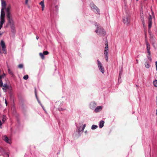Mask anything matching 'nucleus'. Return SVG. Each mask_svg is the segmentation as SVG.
<instances>
[{
  "label": "nucleus",
  "instance_id": "f257e3e1",
  "mask_svg": "<svg viewBox=\"0 0 157 157\" xmlns=\"http://www.w3.org/2000/svg\"><path fill=\"white\" fill-rule=\"evenodd\" d=\"M95 25L97 27V29L95 32L98 33V35L104 36L105 35L106 33L105 30L102 27L99 26L97 23H95Z\"/></svg>",
  "mask_w": 157,
  "mask_h": 157
},
{
  "label": "nucleus",
  "instance_id": "f03ea898",
  "mask_svg": "<svg viewBox=\"0 0 157 157\" xmlns=\"http://www.w3.org/2000/svg\"><path fill=\"white\" fill-rule=\"evenodd\" d=\"M109 48L108 45V44L107 40H106V43L105 44V47L104 50V55L106 61L107 62L108 61V57H109Z\"/></svg>",
  "mask_w": 157,
  "mask_h": 157
},
{
  "label": "nucleus",
  "instance_id": "7ed1b4c3",
  "mask_svg": "<svg viewBox=\"0 0 157 157\" xmlns=\"http://www.w3.org/2000/svg\"><path fill=\"white\" fill-rule=\"evenodd\" d=\"M123 20L124 24L126 25L129 24L130 21V17L129 14L128 13H126L125 16L123 17Z\"/></svg>",
  "mask_w": 157,
  "mask_h": 157
},
{
  "label": "nucleus",
  "instance_id": "20e7f679",
  "mask_svg": "<svg viewBox=\"0 0 157 157\" xmlns=\"http://www.w3.org/2000/svg\"><path fill=\"white\" fill-rule=\"evenodd\" d=\"M90 6L91 10L95 13L99 14L100 10L93 3L90 4Z\"/></svg>",
  "mask_w": 157,
  "mask_h": 157
},
{
  "label": "nucleus",
  "instance_id": "39448f33",
  "mask_svg": "<svg viewBox=\"0 0 157 157\" xmlns=\"http://www.w3.org/2000/svg\"><path fill=\"white\" fill-rule=\"evenodd\" d=\"M7 18L8 20V24L10 25H14V21L12 15L7 16Z\"/></svg>",
  "mask_w": 157,
  "mask_h": 157
},
{
  "label": "nucleus",
  "instance_id": "423d86ee",
  "mask_svg": "<svg viewBox=\"0 0 157 157\" xmlns=\"http://www.w3.org/2000/svg\"><path fill=\"white\" fill-rule=\"evenodd\" d=\"M149 33L150 35V41L154 48L155 49H156V48L155 45V43L156 41L154 38V35L153 34H151L150 31L149 32Z\"/></svg>",
  "mask_w": 157,
  "mask_h": 157
},
{
  "label": "nucleus",
  "instance_id": "0eeeda50",
  "mask_svg": "<svg viewBox=\"0 0 157 157\" xmlns=\"http://www.w3.org/2000/svg\"><path fill=\"white\" fill-rule=\"evenodd\" d=\"M97 61L98 63V65L99 70L103 74L105 72L104 67H103L101 62L98 60Z\"/></svg>",
  "mask_w": 157,
  "mask_h": 157
},
{
  "label": "nucleus",
  "instance_id": "6e6552de",
  "mask_svg": "<svg viewBox=\"0 0 157 157\" xmlns=\"http://www.w3.org/2000/svg\"><path fill=\"white\" fill-rule=\"evenodd\" d=\"M152 16L151 15H149L148 17V32L150 31V29L152 26Z\"/></svg>",
  "mask_w": 157,
  "mask_h": 157
},
{
  "label": "nucleus",
  "instance_id": "1a4fd4ad",
  "mask_svg": "<svg viewBox=\"0 0 157 157\" xmlns=\"http://www.w3.org/2000/svg\"><path fill=\"white\" fill-rule=\"evenodd\" d=\"M4 9H3V8L1 9V12L0 20L3 21H5V13L4 11Z\"/></svg>",
  "mask_w": 157,
  "mask_h": 157
},
{
  "label": "nucleus",
  "instance_id": "9d476101",
  "mask_svg": "<svg viewBox=\"0 0 157 157\" xmlns=\"http://www.w3.org/2000/svg\"><path fill=\"white\" fill-rule=\"evenodd\" d=\"M97 104L95 102H91L90 105V107L91 109H94L96 106Z\"/></svg>",
  "mask_w": 157,
  "mask_h": 157
},
{
  "label": "nucleus",
  "instance_id": "9b49d317",
  "mask_svg": "<svg viewBox=\"0 0 157 157\" xmlns=\"http://www.w3.org/2000/svg\"><path fill=\"white\" fill-rule=\"evenodd\" d=\"M10 8L11 6L10 5L8 6L6 8V16L12 15L10 12Z\"/></svg>",
  "mask_w": 157,
  "mask_h": 157
},
{
  "label": "nucleus",
  "instance_id": "f8f14e48",
  "mask_svg": "<svg viewBox=\"0 0 157 157\" xmlns=\"http://www.w3.org/2000/svg\"><path fill=\"white\" fill-rule=\"evenodd\" d=\"M2 139L4 140L7 143H10V140L6 136H4L2 137Z\"/></svg>",
  "mask_w": 157,
  "mask_h": 157
},
{
  "label": "nucleus",
  "instance_id": "ddd939ff",
  "mask_svg": "<svg viewBox=\"0 0 157 157\" xmlns=\"http://www.w3.org/2000/svg\"><path fill=\"white\" fill-rule=\"evenodd\" d=\"M2 1V8L5 9L6 8V4L5 1L3 0H1Z\"/></svg>",
  "mask_w": 157,
  "mask_h": 157
},
{
  "label": "nucleus",
  "instance_id": "4468645a",
  "mask_svg": "<svg viewBox=\"0 0 157 157\" xmlns=\"http://www.w3.org/2000/svg\"><path fill=\"white\" fill-rule=\"evenodd\" d=\"M1 45L2 47L3 50L5 51V49H6V48L5 46V43L3 40L1 41Z\"/></svg>",
  "mask_w": 157,
  "mask_h": 157
},
{
  "label": "nucleus",
  "instance_id": "2eb2a0df",
  "mask_svg": "<svg viewBox=\"0 0 157 157\" xmlns=\"http://www.w3.org/2000/svg\"><path fill=\"white\" fill-rule=\"evenodd\" d=\"M102 109V107L101 106H99L97 107L94 110L96 113H97L101 111Z\"/></svg>",
  "mask_w": 157,
  "mask_h": 157
},
{
  "label": "nucleus",
  "instance_id": "dca6fc26",
  "mask_svg": "<svg viewBox=\"0 0 157 157\" xmlns=\"http://www.w3.org/2000/svg\"><path fill=\"white\" fill-rule=\"evenodd\" d=\"M104 121H100L99 124V127L101 128L103 127L104 126Z\"/></svg>",
  "mask_w": 157,
  "mask_h": 157
},
{
  "label": "nucleus",
  "instance_id": "f3484780",
  "mask_svg": "<svg viewBox=\"0 0 157 157\" xmlns=\"http://www.w3.org/2000/svg\"><path fill=\"white\" fill-rule=\"evenodd\" d=\"M2 89L3 90H6L9 88V86L7 84H5L4 85H3L2 86Z\"/></svg>",
  "mask_w": 157,
  "mask_h": 157
},
{
  "label": "nucleus",
  "instance_id": "a211bd4d",
  "mask_svg": "<svg viewBox=\"0 0 157 157\" xmlns=\"http://www.w3.org/2000/svg\"><path fill=\"white\" fill-rule=\"evenodd\" d=\"M8 73L11 75L12 77H13L14 76V75L13 73V72L9 68L8 69Z\"/></svg>",
  "mask_w": 157,
  "mask_h": 157
},
{
  "label": "nucleus",
  "instance_id": "6ab92c4d",
  "mask_svg": "<svg viewBox=\"0 0 157 157\" xmlns=\"http://www.w3.org/2000/svg\"><path fill=\"white\" fill-rule=\"evenodd\" d=\"M10 27L12 32L13 33H14L15 31L14 25H10Z\"/></svg>",
  "mask_w": 157,
  "mask_h": 157
},
{
  "label": "nucleus",
  "instance_id": "aec40b11",
  "mask_svg": "<svg viewBox=\"0 0 157 157\" xmlns=\"http://www.w3.org/2000/svg\"><path fill=\"white\" fill-rule=\"evenodd\" d=\"M5 21L0 20V30L2 27V25L4 23Z\"/></svg>",
  "mask_w": 157,
  "mask_h": 157
},
{
  "label": "nucleus",
  "instance_id": "412c9836",
  "mask_svg": "<svg viewBox=\"0 0 157 157\" xmlns=\"http://www.w3.org/2000/svg\"><path fill=\"white\" fill-rule=\"evenodd\" d=\"M145 67L147 68H148L150 67V65L148 63V62L146 61L145 64Z\"/></svg>",
  "mask_w": 157,
  "mask_h": 157
},
{
  "label": "nucleus",
  "instance_id": "4be33fe9",
  "mask_svg": "<svg viewBox=\"0 0 157 157\" xmlns=\"http://www.w3.org/2000/svg\"><path fill=\"white\" fill-rule=\"evenodd\" d=\"M146 46H147V49H150V45L149 44L148 42L147 41H146Z\"/></svg>",
  "mask_w": 157,
  "mask_h": 157
},
{
  "label": "nucleus",
  "instance_id": "5701e85b",
  "mask_svg": "<svg viewBox=\"0 0 157 157\" xmlns=\"http://www.w3.org/2000/svg\"><path fill=\"white\" fill-rule=\"evenodd\" d=\"M154 85L155 87H157V80L155 79L153 82Z\"/></svg>",
  "mask_w": 157,
  "mask_h": 157
},
{
  "label": "nucleus",
  "instance_id": "b1692460",
  "mask_svg": "<svg viewBox=\"0 0 157 157\" xmlns=\"http://www.w3.org/2000/svg\"><path fill=\"white\" fill-rule=\"evenodd\" d=\"M6 116L5 115H3L2 117V121L3 122V123H4V122H5V121L6 120Z\"/></svg>",
  "mask_w": 157,
  "mask_h": 157
},
{
  "label": "nucleus",
  "instance_id": "393cba45",
  "mask_svg": "<svg viewBox=\"0 0 157 157\" xmlns=\"http://www.w3.org/2000/svg\"><path fill=\"white\" fill-rule=\"evenodd\" d=\"M98 128V126L95 125H92L91 127L92 129H95Z\"/></svg>",
  "mask_w": 157,
  "mask_h": 157
},
{
  "label": "nucleus",
  "instance_id": "a878e982",
  "mask_svg": "<svg viewBox=\"0 0 157 157\" xmlns=\"http://www.w3.org/2000/svg\"><path fill=\"white\" fill-rule=\"evenodd\" d=\"M39 55L42 59H44V56L43 53H39Z\"/></svg>",
  "mask_w": 157,
  "mask_h": 157
},
{
  "label": "nucleus",
  "instance_id": "bb28decb",
  "mask_svg": "<svg viewBox=\"0 0 157 157\" xmlns=\"http://www.w3.org/2000/svg\"><path fill=\"white\" fill-rule=\"evenodd\" d=\"M147 58L150 61H152V59L151 58V55H148L147 56Z\"/></svg>",
  "mask_w": 157,
  "mask_h": 157
},
{
  "label": "nucleus",
  "instance_id": "cd10ccee",
  "mask_svg": "<svg viewBox=\"0 0 157 157\" xmlns=\"http://www.w3.org/2000/svg\"><path fill=\"white\" fill-rule=\"evenodd\" d=\"M29 76L28 75H27L24 76L23 78L25 80H27L28 79Z\"/></svg>",
  "mask_w": 157,
  "mask_h": 157
},
{
  "label": "nucleus",
  "instance_id": "c85d7f7f",
  "mask_svg": "<svg viewBox=\"0 0 157 157\" xmlns=\"http://www.w3.org/2000/svg\"><path fill=\"white\" fill-rule=\"evenodd\" d=\"M43 53L44 55H48L49 53V52L47 51H45L43 52Z\"/></svg>",
  "mask_w": 157,
  "mask_h": 157
},
{
  "label": "nucleus",
  "instance_id": "c756f323",
  "mask_svg": "<svg viewBox=\"0 0 157 157\" xmlns=\"http://www.w3.org/2000/svg\"><path fill=\"white\" fill-rule=\"evenodd\" d=\"M23 67V65L21 64H19L18 66V67L20 68H22Z\"/></svg>",
  "mask_w": 157,
  "mask_h": 157
},
{
  "label": "nucleus",
  "instance_id": "7c9ffc66",
  "mask_svg": "<svg viewBox=\"0 0 157 157\" xmlns=\"http://www.w3.org/2000/svg\"><path fill=\"white\" fill-rule=\"evenodd\" d=\"M40 4L41 6H44V2L43 1L41 2L40 3Z\"/></svg>",
  "mask_w": 157,
  "mask_h": 157
},
{
  "label": "nucleus",
  "instance_id": "2f4dec72",
  "mask_svg": "<svg viewBox=\"0 0 157 157\" xmlns=\"http://www.w3.org/2000/svg\"><path fill=\"white\" fill-rule=\"evenodd\" d=\"M3 86V82L2 80H0V86L2 87Z\"/></svg>",
  "mask_w": 157,
  "mask_h": 157
},
{
  "label": "nucleus",
  "instance_id": "473e14b6",
  "mask_svg": "<svg viewBox=\"0 0 157 157\" xmlns=\"http://www.w3.org/2000/svg\"><path fill=\"white\" fill-rule=\"evenodd\" d=\"M141 20L142 22H145L144 20V17L143 16H141Z\"/></svg>",
  "mask_w": 157,
  "mask_h": 157
},
{
  "label": "nucleus",
  "instance_id": "72a5a7b5",
  "mask_svg": "<svg viewBox=\"0 0 157 157\" xmlns=\"http://www.w3.org/2000/svg\"><path fill=\"white\" fill-rule=\"evenodd\" d=\"M35 95H36V98H37V101H38V103H40L41 105H42V104H41V103H40V101H39L38 100V99H37V95H36V92H35Z\"/></svg>",
  "mask_w": 157,
  "mask_h": 157
},
{
  "label": "nucleus",
  "instance_id": "f704fd0d",
  "mask_svg": "<svg viewBox=\"0 0 157 157\" xmlns=\"http://www.w3.org/2000/svg\"><path fill=\"white\" fill-rule=\"evenodd\" d=\"M0 151L2 152H4L5 151V150L2 147H0Z\"/></svg>",
  "mask_w": 157,
  "mask_h": 157
},
{
  "label": "nucleus",
  "instance_id": "c9c22d12",
  "mask_svg": "<svg viewBox=\"0 0 157 157\" xmlns=\"http://www.w3.org/2000/svg\"><path fill=\"white\" fill-rule=\"evenodd\" d=\"M121 71H120L119 75V78H118V80H119L121 78Z\"/></svg>",
  "mask_w": 157,
  "mask_h": 157
},
{
  "label": "nucleus",
  "instance_id": "e433bc0d",
  "mask_svg": "<svg viewBox=\"0 0 157 157\" xmlns=\"http://www.w3.org/2000/svg\"><path fill=\"white\" fill-rule=\"evenodd\" d=\"M64 109L61 108H58V110L59 111H63V110Z\"/></svg>",
  "mask_w": 157,
  "mask_h": 157
},
{
  "label": "nucleus",
  "instance_id": "4c0bfd02",
  "mask_svg": "<svg viewBox=\"0 0 157 157\" xmlns=\"http://www.w3.org/2000/svg\"><path fill=\"white\" fill-rule=\"evenodd\" d=\"M82 128H81V127H80L79 129H78V133H79L81 131Z\"/></svg>",
  "mask_w": 157,
  "mask_h": 157
},
{
  "label": "nucleus",
  "instance_id": "58836bf2",
  "mask_svg": "<svg viewBox=\"0 0 157 157\" xmlns=\"http://www.w3.org/2000/svg\"><path fill=\"white\" fill-rule=\"evenodd\" d=\"M150 49H147V53H148V55H150L151 54V53H150Z\"/></svg>",
  "mask_w": 157,
  "mask_h": 157
},
{
  "label": "nucleus",
  "instance_id": "ea45409f",
  "mask_svg": "<svg viewBox=\"0 0 157 157\" xmlns=\"http://www.w3.org/2000/svg\"><path fill=\"white\" fill-rule=\"evenodd\" d=\"M155 66L156 68V70L157 71V61L155 62Z\"/></svg>",
  "mask_w": 157,
  "mask_h": 157
},
{
  "label": "nucleus",
  "instance_id": "a19ab883",
  "mask_svg": "<svg viewBox=\"0 0 157 157\" xmlns=\"http://www.w3.org/2000/svg\"><path fill=\"white\" fill-rule=\"evenodd\" d=\"M2 125V122L0 120V128H1V126Z\"/></svg>",
  "mask_w": 157,
  "mask_h": 157
},
{
  "label": "nucleus",
  "instance_id": "79ce46f5",
  "mask_svg": "<svg viewBox=\"0 0 157 157\" xmlns=\"http://www.w3.org/2000/svg\"><path fill=\"white\" fill-rule=\"evenodd\" d=\"M84 128H85L84 127H81V128H82L81 131H82V132H83V130H84Z\"/></svg>",
  "mask_w": 157,
  "mask_h": 157
},
{
  "label": "nucleus",
  "instance_id": "37998d69",
  "mask_svg": "<svg viewBox=\"0 0 157 157\" xmlns=\"http://www.w3.org/2000/svg\"><path fill=\"white\" fill-rule=\"evenodd\" d=\"M29 0H26L25 1V4H28V1Z\"/></svg>",
  "mask_w": 157,
  "mask_h": 157
},
{
  "label": "nucleus",
  "instance_id": "c03bdc74",
  "mask_svg": "<svg viewBox=\"0 0 157 157\" xmlns=\"http://www.w3.org/2000/svg\"><path fill=\"white\" fill-rule=\"evenodd\" d=\"M143 27H145V22H142Z\"/></svg>",
  "mask_w": 157,
  "mask_h": 157
},
{
  "label": "nucleus",
  "instance_id": "a18cd8bd",
  "mask_svg": "<svg viewBox=\"0 0 157 157\" xmlns=\"http://www.w3.org/2000/svg\"><path fill=\"white\" fill-rule=\"evenodd\" d=\"M44 6H42V11L44 10Z\"/></svg>",
  "mask_w": 157,
  "mask_h": 157
},
{
  "label": "nucleus",
  "instance_id": "49530a36",
  "mask_svg": "<svg viewBox=\"0 0 157 157\" xmlns=\"http://www.w3.org/2000/svg\"><path fill=\"white\" fill-rule=\"evenodd\" d=\"M36 38L37 40H38V38H39V37L38 36H36Z\"/></svg>",
  "mask_w": 157,
  "mask_h": 157
},
{
  "label": "nucleus",
  "instance_id": "de8ad7c7",
  "mask_svg": "<svg viewBox=\"0 0 157 157\" xmlns=\"http://www.w3.org/2000/svg\"><path fill=\"white\" fill-rule=\"evenodd\" d=\"M5 103H6V105H7V102L6 101V99H5Z\"/></svg>",
  "mask_w": 157,
  "mask_h": 157
},
{
  "label": "nucleus",
  "instance_id": "09e8293b",
  "mask_svg": "<svg viewBox=\"0 0 157 157\" xmlns=\"http://www.w3.org/2000/svg\"><path fill=\"white\" fill-rule=\"evenodd\" d=\"M4 52H3V53L5 54H6V49H5V51H3Z\"/></svg>",
  "mask_w": 157,
  "mask_h": 157
},
{
  "label": "nucleus",
  "instance_id": "8fccbe9b",
  "mask_svg": "<svg viewBox=\"0 0 157 157\" xmlns=\"http://www.w3.org/2000/svg\"><path fill=\"white\" fill-rule=\"evenodd\" d=\"M86 126V124H84V125H83V127L85 128V127Z\"/></svg>",
  "mask_w": 157,
  "mask_h": 157
},
{
  "label": "nucleus",
  "instance_id": "3c124183",
  "mask_svg": "<svg viewBox=\"0 0 157 157\" xmlns=\"http://www.w3.org/2000/svg\"><path fill=\"white\" fill-rule=\"evenodd\" d=\"M3 34V33H1L0 32V36L1 35H2Z\"/></svg>",
  "mask_w": 157,
  "mask_h": 157
},
{
  "label": "nucleus",
  "instance_id": "603ef678",
  "mask_svg": "<svg viewBox=\"0 0 157 157\" xmlns=\"http://www.w3.org/2000/svg\"><path fill=\"white\" fill-rule=\"evenodd\" d=\"M41 107H42V108H43V109L44 110V107H43V106L42 105H41Z\"/></svg>",
  "mask_w": 157,
  "mask_h": 157
},
{
  "label": "nucleus",
  "instance_id": "864d4df0",
  "mask_svg": "<svg viewBox=\"0 0 157 157\" xmlns=\"http://www.w3.org/2000/svg\"><path fill=\"white\" fill-rule=\"evenodd\" d=\"M136 61L137 63H138V60H137V59H136Z\"/></svg>",
  "mask_w": 157,
  "mask_h": 157
},
{
  "label": "nucleus",
  "instance_id": "5fc2aeb1",
  "mask_svg": "<svg viewBox=\"0 0 157 157\" xmlns=\"http://www.w3.org/2000/svg\"><path fill=\"white\" fill-rule=\"evenodd\" d=\"M156 115L157 116V109H156Z\"/></svg>",
  "mask_w": 157,
  "mask_h": 157
},
{
  "label": "nucleus",
  "instance_id": "6e6d98bb",
  "mask_svg": "<svg viewBox=\"0 0 157 157\" xmlns=\"http://www.w3.org/2000/svg\"><path fill=\"white\" fill-rule=\"evenodd\" d=\"M0 53H2L1 51L0 50Z\"/></svg>",
  "mask_w": 157,
  "mask_h": 157
},
{
  "label": "nucleus",
  "instance_id": "4d7b16f0",
  "mask_svg": "<svg viewBox=\"0 0 157 157\" xmlns=\"http://www.w3.org/2000/svg\"><path fill=\"white\" fill-rule=\"evenodd\" d=\"M87 131L85 132H86Z\"/></svg>",
  "mask_w": 157,
  "mask_h": 157
},
{
  "label": "nucleus",
  "instance_id": "13d9d810",
  "mask_svg": "<svg viewBox=\"0 0 157 157\" xmlns=\"http://www.w3.org/2000/svg\"><path fill=\"white\" fill-rule=\"evenodd\" d=\"M136 1H138V0H136Z\"/></svg>",
  "mask_w": 157,
  "mask_h": 157
}]
</instances>
